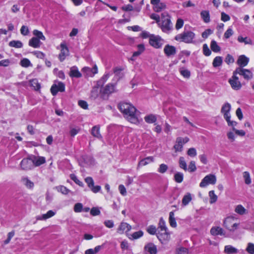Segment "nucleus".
<instances>
[{"label":"nucleus","instance_id":"f257e3e1","mask_svg":"<svg viewBox=\"0 0 254 254\" xmlns=\"http://www.w3.org/2000/svg\"><path fill=\"white\" fill-rule=\"evenodd\" d=\"M118 108L125 118L131 123L138 122L136 115V109L131 104L127 102H121L118 105Z\"/></svg>","mask_w":254,"mask_h":254},{"label":"nucleus","instance_id":"f03ea898","mask_svg":"<svg viewBox=\"0 0 254 254\" xmlns=\"http://www.w3.org/2000/svg\"><path fill=\"white\" fill-rule=\"evenodd\" d=\"M158 25L164 33H169L172 31L173 29V24L168 13L163 12L162 13L161 20L158 23Z\"/></svg>","mask_w":254,"mask_h":254},{"label":"nucleus","instance_id":"7ed1b4c3","mask_svg":"<svg viewBox=\"0 0 254 254\" xmlns=\"http://www.w3.org/2000/svg\"><path fill=\"white\" fill-rule=\"evenodd\" d=\"M239 226L237 219L233 216L227 217L223 221V226L230 232H235Z\"/></svg>","mask_w":254,"mask_h":254},{"label":"nucleus","instance_id":"20e7f679","mask_svg":"<svg viewBox=\"0 0 254 254\" xmlns=\"http://www.w3.org/2000/svg\"><path fill=\"white\" fill-rule=\"evenodd\" d=\"M194 38L195 34L193 32L187 31L177 35L175 37V39L179 42L191 43Z\"/></svg>","mask_w":254,"mask_h":254},{"label":"nucleus","instance_id":"39448f33","mask_svg":"<svg viewBox=\"0 0 254 254\" xmlns=\"http://www.w3.org/2000/svg\"><path fill=\"white\" fill-rule=\"evenodd\" d=\"M156 236L162 244H166L170 239V233L168 229L163 231L158 230Z\"/></svg>","mask_w":254,"mask_h":254},{"label":"nucleus","instance_id":"423d86ee","mask_svg":"<svg viewBox=\"0 0 254 254\" xmlns=\"http://www.w3.org/2000/svg\"><path fill=\"white\" fill-rule=\"evenodd\" d=\"M234 72L235 74H239L240 75H241L247 80H249L253 78V74L249 69L242 67H237Z\"/></svg>","mask_w":254,"mask_h":254},{"label":"nucleus","instance_id":"0eeeda50","mask_svg":"<svg viewBox=\"0 0 254 254\" xmlns=\"http://www.w3.org/2000/svg\"><path fill=\"white\" fill-rule=\"evenodd\" d=\"M216 182V177L213 174L206 175L199 184L200 188H205L209 185H214Z\"/></svg>","mask_w":254,"mask_h":254},{"label":"nucleus","instance_id":"6e6552de","mask_svg":"<svg viewBox=\"0 0 254 254\" xmlns=\"http://www.w3.org/2000/svg\"><path fill=\"white\" fill-rule=\"evenodd\" d=\"M164 43V40L159 36L153 35L149 38V44L155 48H160Z\"/></svg>","mask_w":254,"mask_h":254},{"label":"nucleus","instance_id":"1a4fd4ad","mask_svg":"<svg viewBox=\"0 0 254 254\" xmlns=\"http://www.w3.org/2000/svg\"><path fill=\"white\" fill-rule=\"evenodd\" d=\"M237 74H235V72H233V76L231 78L229 79V83L231 85V87L236 90H238L241 89L242 87V84L239 80L238 77L237 76Z\"/></svg>","mask_w":254,"mask_h":254},{"label":"nucleus","instance_id":"9d476101","mask_svg":"<svg viewBox=\"0 0 254 254\" xmlns=\"http://www.w3.org/2000/svg\"><path fill=\"white\" fill-rule=\"evenodd\" d=\"M116 83H109L102 88L100 92L103 95H109L116 91Z\"/></svg>","mask_w":254,"mask_h":254},{"label":"nucleus","instance_id":"9b49d317","mask_svg":"<svg viewBox=\"0 0 254 254\" xmlns=\"http://www.w3.org/2000/svg\"><path fill=\"white\" fill-rule=\"evenodd\" d=\"M85 182L87 184L88 187L94 193H97L101 189L100 186H94V182L92 178L88 177L85 179Z\"/></svg>","mask_w":254,"mask_h":254},{"label":"nucleus","instance_id":"f8f14e48","mask_svg":"<svg viewBox=\"0 0 254 254\" xmlns=\"http://www.w3.org/2000/svg\"><path fill=\"white\" fill-rule=\"evenodd\" d=\"M65 90V85L62 82L54 84L51 88V92L53 96L57 95L58 92H63Z\"/></svg>","mask_w":254,"mask_h":254},{"label":"nucleus","instance_id":"ddd939ff","mask_svg":"<svg viewBox=\"0 0 254 254\" xmlns=\"http://www.w3.org/2000/svg\"><path fill=\"white\" fill-rule=\"evenodd\" d=\"M20 165L21 168L25 170H30L34 167L32 159L30 158L23 159Z\"/></svg>","mask_w":254,"mask_h":254},{"label":"nucleus","instance_id":"4468645a","mask_svg":"<svg viewBox=\"0 0 254 254\" xmlns=\"http://www.w3.org/2000/svg\"><path fill=\"white\" fill-rule=\"evenodd\" d=\"M61 50L59 54V60L61 62H63L65 58L69 55V50L67 46L64 43H61Z\"/></svg>","mask_w":254,"mask_h":254},{"label":"nucleus","instance_id":"2eb2a0df","mask_svg":"<svg viewBox=\"0 0 254 254\" xmlns=\"http://www.w3.org/2000/svg\"><path fill=\"white\" fill-rule=\"evenodd\" d=\"M131 229V226L128 223L122 222L119 226L117 232L119 234H123L127 232Z\"/></svg>","mask_w":254,"mask_h":254},{"label":"nucleus","instance_id":"dca6fc26","mask_svg":"<svg viewBox=\"0 0 254 254\" xmlns=\"http://www.w3.org/2000/svg\"><path fill=\"white\" fill-rule=\"evenodd\" d=\"M231 109V106L230 103L227 102L223 105L221 112L224 116V118H228V117L231 116L230 112Z\"/></svg>","mask_w":254,"mask_h":254},{"label":"nucleus","instance_id":"f3484780","mask_svg":"<svg viewBox=\"0 0 254 254\" xmlns=\"http://www.w3.org/2000/svg\"><path fill=\"white\" fill-rule=\"evenodd\" d=\"M164 52L167 57L175 55L176 53V48L173 46L168 44L165 46Z\"/></svg>","mask_w":254,"mask_h":254},{"label":"nucleus","instance_id":"a211bd4d","mask_svg":"<svg viewBox=\"0 0 254 254\" xmlns=\"http://www.w3.org/2000/svg\"><path fill=\"white\" fill-rule=\"evenodd\" d=\"M210 234L213 236H224V230L219 226L212 227L210 231Z\"/></svg>","mask_w":254,"mask_h":254},{"label":"nucleus","instance_id":"6ab92c4d","mask_svg":"<svg viewBox=\"0 0 254 254\" xmlns=\"http://www.w3.org/2000/svg\"><path fill=\"white\" fill-rule=\"evenodd\" d=\"M249 59L245 55L239 56L237 60V64L239 65V67L243 68L246 66L249 63Z\"/></svg>","mask_w":254,"mask_h":254},{"label":"nucleus","instance_id":"aec40b11","mask_svg":"<svg viewBox=\"0 0 254 254\" xmlns=\"http://www.w3.org/2000/svg\"><path fill=\"white\" fill-rule=\"evenodd\" d=\"M69 75L71 77L80 78L82 76L81 73L76 66H73L70 67Z\"/></svg>","mask_w":254,"mask_h":254},{"label":"nucleus","instance_id":"412c9836","mask_svg":"<svg viewBox=\"0 0 254 254\" xmlns=\"http://www.w3.org/2000/svg\"><path fill=\"white\" fill-rule=\"evenodd\" d=\"M32 159L33 162V166H39L46 162V159L44 157L42 156H34Z\"/></svg>","mask_w":254,"mask_h":254},{"label":"nucleus","instance_id":"4be33fe9","mask_svg":"<svg viewBox=\"0 0 254 254\" xmlns=\"http://www.w3.org/2000/svg\"><path fill=\"white\" fill-rule=\"evenodd\" d=\"M144 250L150 254H156L157 252L156 246L153 243H149L145 245Z\"/></svg>","mask_w":254,"mask_h":254},{"label":"nucleus","instance_id":"5701e85b","mask_svg":"<svg viewBox=\"0 0 254 254\" xmlns=\"http://www.w3.org/2000/svg\"><path fill=\"white\" fill-rule=\"evenodd\" d=\"M201 18L204 23H208L210 21V15L208 10H202L200 13Z\"/></svg>","mask_w":254,"mask_h":254},{"label":"nucleus","instance_id":"b1692460","mask_svg":"<svg viewBox=\"0 0 254 254\" xmlns=\"http://www.w3.org/2000/svg\"><path fill=\"white\" fill-rule=\"evenodd\" d=\"M42 43L39 39L34 37H32L29 41V46L34 48H38L41 46Z\"/></svg>","mask_w":254,"mask_h":254},{"label":"nucleus","instance_id":"393cba45","mask_svg":"<svg viewBox=\"0 0 254 254\" xmlns=\"http://www.w3.org/2000/svg\"><path fill=\"white\" fill-rule=\"evenodd\" d=\"M56 214V212L53 210H49L46 213L42 215L38 216L37 219L39 220H46L54 216Z\"/></svg>","mask_w":254,"mask_h":254},{"label":"nucleus","instance_id":"a878e982","mask_svg":"<svg viewBox=\"0 0 254 254\" xmlns=\"http://www.w3.org/2000/svg\"><path fill=\"white\" fill-rule=\"evenodd\" d=\"M239 250L231 245L225 246L224 252L227 254H233L238 253Z\"/></svg>","mask_w":254,"mask_h":254},{"label":"nucleus","instance_id":"bb28decb","mask_svg":"<svg viewBox=\"0 0 254 254\" xmlns=\"http://www.w3.org/2000/svg\"><path fill=\"white\" fill-rule=\"evenodd\" d=\"M111 76V74L109 72H106L101 78L98 80L97 82V85L99 87H102L104 83L107 81L109 77Z\"/></svg>","mask_w":254,"mask_h":254},{"label":"nucleus","instance_id":"cd10ccee","mask_svg":"<svg viewBox=\"0 0 254 254\" xmlns=\"http://www.w3.org/2000/svg\"><path fill=\"white\" fill-rule=\"evenodd\" d=\"M91 134L98 138L101 139L102 138L100 133V127L99 126H94L91 129Z\"/></svg>","mask_w":254,"mask_h":254},{"label":"nucleus","instance_id":"c85d7f7f","mask_svg":"<svg viewBox=\"0 0 254 254\" xmlns=\"http://www.w3.org/2000/svg\"><path fill=\"white\" fill-rule=\"evenodd\" d=\"M181 137H178L176 139V143L174 148L176 152H181L182 151L184 144L182 143Z\"/></svg>","mask_w":254,"mask_h":254},{"label":"nucleus","instance_id":"c756f323","mask_svg":"<svg viewBox=\"0 0 254 254\" xmlns=\"http://www.w3.org/2000/svg\"><path fill=\"white\" fill-rule=\"evenodd\" d=\"M154 161V158L152 156L146 157L141 160L138 164V167L140 166H145L148 164L153 162Z\"/></svg>","mask_w":254,"mask_h":254},{"label":"nucleus","instance_id":"7c9ffc66","mask_svg":"<svg viewBox=\"0 0 254 254\" xmlns=\"http://www.w3.org/2000/svg\"><path fill=\"white\" fill-rule=\"evenodd\" d=\"M21 182L28 189L33 188L34 187V183L26 177H23L21 178Z\"/></svg>","mask_w":254,"mask_h":254},{"label":"nucleus","instance_id":"2f4dec72","mask_svg":"<svg viewBox=\"0 0 254 254\" xmlns=\"http://www.w3.org/2000/svg\"><path fill=\"white\" fill-rule=\"evenodd\" d=\"M169 223L173 228H176L177 226L174 211H171L169 213Z\"/></svg>","mask_w":254,"mask_h":254},{"label":"nucleus","instance_id":"473e14b6","mask_svg":"<svg viewBox=\"0 0 254 254\" xmlns=\"http://www.w3.org/2000/svg\"><path fill=\"white\" fill-rule=\"evenodd\" d=\"M210 48L211 50L215 53H218L221 51L220 47L218 45L216 41L214 40L211 41Z\"/></svg>","mask_w":254,"mask_h":254},{"label":"nucleus","instance_id":"72a5a7b5","mask_svg":"<svg viewBox=\"0 0 254 254\" xmlns=\"http://www.w3.org/2000/svg\"><path fill=\"white\" fill-rule=\"evenodd\" d=\"M223 59L222 57L217 56L216 57L212 62L213 66L214 67H217L221 66L222 64Z\"/></svg>","mask_w":254,"mask_h":254},{"label":"nucleus","instance_id":"f704fd0d","mask_svg":"<svg viewBox=\"0 0 254 254\" xmlns=\"http://www.w3.org/2000/svg\"><path fill=\"white\" fill-rule=\"evenodd\" d=\"M33 34L34 35L35 38H38V39H39L40 40H46V37L41 31L35 29L33 30Z\"/></svg>","mask_w":254,"mask_h":254},{"label":"nucleus","instance_id":"c9c22d12","mask_svg":"<svg viewBox=\"0 0 254 254\" xmlns=\"http://www.w3.org/2000/svg\"><path fill=\"white\" fill-rule=\"evenodd\" d=\"M145 121L148 124H152L157 121L156 116L153 114H150L144 117Z\"/></svg>","mask_w":254,"mask_h":254},{"label":"nucleus","instance_id":"e433bc0d","mask_svg":"<svg viewBox=\"0 0 254 254\" xmlns=\"http://www.w3.org/2000/svg\"><path fill=\"white\" fill-rule=\"evenodd\" d=\"M192 197L190 193H187L182 199V204L184 206L188 205L189 202L191 200Z\"/></svg>","mask_w":254,"mask_h":254},{"label":"nucleus","instance_id":"4c0bfd02","mask_svg":"<svg viewBox=\"0 0 254 254\" xmlns=\"http://www.w3.org/2000/svg\"><path fill=\"white\" fill-rule=\"evenodd\" d=\"M9 46L11 47H14L15 48H21L23 47V44L20 41L12 40L11 41L9 44Z\"/></svg>","mask_w":254,"mask_h":254},{"label":"nucleus","instance_id":"58836bf2","mask_svg":"<svg viewBox=\"0 0 254 254\" xmlns=\"http://www.w3.org/2000/svg\"><path fill=\"white\" fill-rule=\"evenodd\" d=\"M122 69L121 68L118 67H117L114 69V72L115 73V78L117 80H119L123 76V74L122 72Z\"/></svg>","mask_w":254,"mask_h":254},{"label":"nucleus","instance_id":"ea45409f","mask_svg":"<svg viewBox=\"0 0 254 254\" xmlns=\"http://www.w3.org/2000/svg\"><path fill=\"white\" fill-rule=\"evenodd\" d=\"M238 41L240 43H244L245 44H249V45L253 44L252 40L250 38H249L247 37H243L241 36H239L238 37Z\"/></svg>","mask_w":254,"mask_h":254},{"label":"nucleus","instance_id":"a19ab883","mask_svg":"<svg viewBox=\"0 0 254 254\" xmlns=\"http://www.w3.org/2000/svg\"><path fill=\"white\" fill-rule=\"evenodd\" d=\"M243 177L246 184L250 185L252 183L250 174L247 171H245L243 173Z\"/></svg>","mask_w":254,"mask_h":254},{"label":"nucleus","instance_id":"79ce46f5","mask_svg":"<svg viewBox=\"0 0 254 254\" xmlns=\"http://www.w3.org/2000/svg\"><path fill=\"white\" fill-rule=\"evenodd\" d=\"M166 8V4L163 2H159L153 6V9L156 12H160Z\"/></svg>","mask_w":254,"mask_h":254},{"label":"nucleus","instance_id":"37998d69","mask_svg":"<svg viewBox=\"0 0 254 254\" xmlns=\"http://www.w3.org/2000/svg\"><path fill=\"white\" fill-rule=\"evenodd\" d=\"M167 229L168 228L166 225V222L165 220L162 217L160 218L158 223V230L163 231Z\"/></svg>","mask_w":254,"mask_h":254},{"label":"nucleus","instance_id":"c03bdc74","mask_svg":"<svg viewBox=\"0 0 254 254\" xmlns=\"http://www.w3.org/2000/svg\"><path fill=\"white\" fill-rule=\"evenodd\" d=\"M30 86L36 90L40 89L41 86L37 79H32L29 81Z\"/></svg>","mask_w":254,"mask_h":254},{"label":"nucleus","instance_id":"a18cd8bd","mask_svg":"<svg viewBox=\"0 0 254 254\" xmlns=\"http://www.w3.org/2000/svg\"><path fill=\"white\" fill-rule=\"evenodd\" d=\"M184 174L181 172H177L174 175V180L178 183H181L183 181Z\"/></svg>","mask_w":254,"mask_h":254},{"label":"nucleus","instance_id":"49530a36","mask_svg":"<svg viewBox=\"0 0 254 254\" xmlns=\"http://www.w3.org/2000/svg\"><path fill=\"white\" fill-rule=\"evenodd\" d=\"M99 87H99L97 85L96 87H95L92 89V90L91 92V94H90V98L91 99L95 100L98 97V95H99L98 88Z\"/></svg>","mask_w":254,"mask_h":254},{"label":"nucleus","instance_id":"de8ad7c7","mask_svg":"<svg viewBox=\"0 0 254 254\" xmlns=\"http://www.w3.org/2000/svg\"><path fill=\"white\" fill-rule=\"evenodd\" d=\"M209 196L210 198L209 202L210 204H213L216 202L217 200V196L215 194L214 190H210L209 192Z\"/></svg>","mask_w":254,"mask_h":254},{"label":"nucleus","instance_id":"09e8293b","mask_svg":"<svg viewBox=\"0 0 254 254\" xmlns=\"http://www.w3.org/2000/svg\"><path fill=\"white\" fill-rule=\"evenodd\" d=\"M235 211L240 215H243L246 213V209L242 205L240 204L236 206Z\"/></svg>","mask_w":254,"mask_h":254},{"label":"nucleus","instance_id":"8fccbe9b","mask_svg":"<svg viewBox=\"0 0 254 254\" xmlns=\"http://www.w3.org/2000/svg\"><path fill=\"white\" fill-rule=\"evenodd\" d=\"M20 64L24 67H28L30 66H32L30 60L27 58H23L20 61Z\"/></svg>","mask_w":254,"mask_h":254},{"label":"nucleus","instance_id":"3c124183","mask_svg":"<svg viewBox=\"0 0 254 254\" xmlns=\"http://www.w3.org/2000/svg\"><path fill=\"white\" fill-rule=\"evenodd\" d=\"M179 166L181 168L183 169L185 171H187V165L185 158L183 157H180L179 161Z\"/></svg>","mask_w":254,"mask_h":254},{"label":"nucleus","instance_id":"603ef678","mask_svg":"<svg viewBox=\"0 0 254 254\" xmlns=\"http://www.w3.org/2000/svg\"><path fill=\"white\" fill-rule=\"evenodd\" d=\"M179 71L181 74L185 78H189L190 77V72L189 70L184 67H182L180 69Z\"/></svg>","mask_w":254,"mask_h":254},{"label":"nucleus","instance_id":"864d4df0","mask_svg":"<svg viewBox=\"0 0 254 254\" xmlns=\"http://www.w3.org/2000/svg\"><path fill=\"white\" fill-rule=\"evenodd\" d=\"M143 235V232L142 231L140 230L137 232H134L131 235V238H129L130 239L134 240L137 239L141 238Z\"/></svg>","mask_w":254,"mask_h":254},{"label":"nucleus","instance_id":"5fc2aeb1","mask_svg":"<svg viewBox=\"0 0 254 254\" xmlns=\"http://www.w3.org/2000/svg\"><path fill=\"white\" fill-rule=\"evenodd\" d=\"M82 71L83 72H91L94 74L97 73L98 69H97V67L96 66V65H95L94 67L92 68L88 67H84L82 69Z\"/></svg>","mask_w":254,"mask_h":254},{"label":"nucleus","instance_id":"6e6d98bb","mask_svg":"<svg viewBox=\"0 0 254 254\" xmlns=\"http://www.w3.org/2000/svg\"><path fill=\"white\" fill-rule=\"evenodd\" d=\"M147 232L150 235H154L157 234V229L156 227L154 225H150L146 229Z\"/></svg>","mask_w":254,"mask_h":254},{"label":"nucleus","instance_id":"4d7b16f0","mask_svg":"<svg viewBox=\"0 0 254 254\" xmlns=\"http://www.w3.org/2000/svg\"><path fill=\"white\" fill-rule=\"evenodd\" d=\"M246 251L250 254H254V244L252 243H248Z\"/></svg>","mask_w":254,"mask_h":254},{"label":"nucleus","instance_id":"13d9d810","mask_svg":"<svg viewBox=\"0 0 254 254\" xmlns=\"http://www.w3.org/2000/svg\"><path fill=\"white\" fill-rule=\"evenodd\" d=\"M58 191L61 192L64 194H67L70 190L64 186H60L57 187Z\"/></svg>","mask_w":254,"mask_h":254},{"label":"nucleus","instance_id":"bf43d9fd","mask_svg":"<svg viewBox=\"0 0 254 254\" xmlns=\"http://www.w3.org/2000/svg\"><path fill=\"white\" fill-rule=\"evenodd\" d=\"M70 179L73 181L75 183H76L77 185H79L80 187H83V183L79 181L77 177L73 174H72L70 175Z\"/></svg>","mask_w":254,"mask_h":254},{"label":"nucleus","instance_id":"052dcab7","mask_svg":"<svg viewBox=\"0 0 254 254\" xmlns=\"http://www.w3.org/2000/svg\"><path fill=\"white\" fill-rule=\"evenodd\" d=\"M203 53L206 56H209L211 54V52L206 44L203 45Z\"/></svg>","mask_w":254,"mask_h":254},{"label":"nucleus","instance_id":"680f3d73","mask_svg":"<svg viewBox=\"0 0 254 254\" xmlns=\"http://www.w3.org/2000/svg\"><path fill=\"white\" fill-rule=\"evenodd\" d=\"M83 205L81 203H76L73 208L74 212L78 213L82 211Z\"/></svg>","mask_w":254,"mask_h":254},{"label":"nucleus","instance_id":"e2e57ef3","mask_svg":"<svg viewBox=\"0 0 254 254\" xmlns=\"http://www.w3.org/2000/svg\"><path fill=\"white\" fill-rule=\"evenodd\" d=\"M168 166L165 164H161L160 165L159 168L158 169V172L160 173H164L166 172L168 169Z\"/></svg>","mask_w":254,"mask_h":254},{"label":"nucleus","instance_id":"0e129e2a","mask_svg":"<svg viewBox=\"0 0 254 254\" xmlns=\"http://www.w3.org/2000/svg\"><path fill=\"white\" fill-rule=\"evenodd\" d=\"M105 226L108 228H112L114 227V222L112 220H107L104 222Z\"/></svg>","mask_w":254,"mask_h":254},{"label":"nucleus","instance_id":"69168bd1","mask_svg":"<svg viewBox=\"0 0 254 254\" xmlns=\"http://www.w3.org/2000/svg\"><path fill=\"white\" fill-rule=\"evenodd\" d=\"M188 170L190 172H193L196 170V167L195 166V163L194 161H191L190 162L189 165Z\"/></svg>","mask_w":254,"mask_h":254},{"label":"nucleus","instance_id":"338daca9","mask_svg":"<svg viewBox=\"0 0 254 254\" xmlns=\"http://www.w3.org/2000/svg\"><path fill=\"white\" fill-rule=\"evenodd\" d=\"M187 154L191 157H195L197 154L196 150L194 148H190L188 150Z\"/></svg>","mask_w":254,"mask_h":254},{"label":"nucleus","instance_id":"774afa93","mask_svg":"<svg viewBox=\"0 0 254 254\" xmlns=\"http://www.w3.org/2000/svg\"><path fill=\"white\" fill-rule=\"evenodd\" d=\"M20 33L24 36L27 35L29 33V30L28 27L23 25L20 29Z\"/></svg>","mask_w":254,"mask_h":254}]
</instances>
